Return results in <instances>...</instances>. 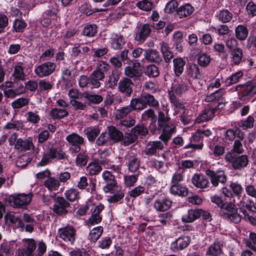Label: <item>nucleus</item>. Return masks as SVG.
<instances>
[{
	"label": "nucleus",
	"mask_w": 256,
	"mask_h": 256,
	"mask_svg": "<svg viewBox=\"0 0 256 256\" xmlns=\"http://www.w3.org/2000/svg\"><path fill=\"white\" fill-rule=\"evenodd\" d=\"M234 90L238 92L240 100H245L256 94V82H248L243 84L238 85L234 87Z\"/></svg>",
	"instance_id": "2"
},
{
	"label": "nucleus",
	"mask_w": 256,
	"mask_h": 256,
	"mask_svg": "<svg viewBox=\"0 0 256 256\" xmlns=\"http://www.w3.org/2000/svg\"><path fill=\"white\" fill-rule=\"evenodd\" d=\"M90 84L92 88H98L100 86V81L104 78V74L94 70L89 76Z\"/></svg>",
	"instance_id": "28"
},
{
	"label": "nucleus",
	"mask_w": 256,
	"mask_h": 256,
	"mask_svg": "<svg viewBox=\"0 0 256 256\" xmlns=\"http://www.w3.org/2000/svg\"><path fill=\"white\" fill-rule=\"evenodd\" d=\"M184 170H182L180 168L178 169L174 174L172 180L171 184H178L183 180L184 178Z\"/></svg>",
	"instance_id": "61"
},
{
	"label": "nucleus",
	"mask_w": 256,
	"mask_h": 256,
	"mask_svg": "<svg viewBox=\"0 0 256 256\" xmlns=\"http://www.w3.org/2000/svg\"><path fill=\"white\" fill-rule=\"evenodd\" d=\"M224 93V90L220 88L207 95L204 100L206 102H210V108L215 110L222 108L225 103V100L222 96Z\"/></svg>",
	"instance_id": "4"
},
{
	"label": "nucleus",
	"mask_w": 256,
	"mask_h": 256,
	"mask_svg": "<svg viewBox=\"0 0 256 256\" xmlns=\"http://www.w3.org/2000/svg\"><path fill=\"white\" fill-rule=\"evenodd\" d=\"M254 122V118L252 116H249L246 119L240 121L238 125L242 129L246 130L253 128Z\"/></svg>",
	"instance_id": "56"
},
{
	"label": "nucleus",
	"mask_w": 256,
	"mask_h": 256,
	"mask_svg": "<svg viewBox=\"0 0 256 256\" xmlns=\"http://www.w3.org/2000/svg\"><path fill=\"white\" fill-rule=\"evenodd\" d=\"M58 234L60 238L68 244H73L76 239V230L72 226H68L58 230Z\"/></svg>",
	"instance_id": "7"
},
{
	"label": "nucleus",
	"mask_w": 256,
	"mask_h": 256,
	"mask_svg": "<svg viewBox=\"0 0 256 256\" xmlns=\"http://www.w3.org/2000/svg\"><path fill=\"white\" fill-rule=\"evenodd\" d=\"M164 148V145L160 141L150 142L147 144L144 150V154L148 156L156 154L160 150Z\"/></svg>",
	"instance_id": "23"
},
{
	"label": "nucleus",
	"mask_w": 256,
	"mask_h": 256,
	"mask_svg": "<svg viewBox=\"0 0 256 256\" xmlns=\"http://www.w3.org/2000/svg\"><path fill=\"white\" fill-rule=\"evenodd\" d=\"M172 202L168 198L156 200L154 204V208L158 212H164L171 207Z\"/></svg>",
	"instance_id": "24"
},
{
	"label": "nucleus",
	"mask_w": 256,
	"mask_h": 256,
	"mask_svg": "<svg viewBox=\"0 0 256 256\" xmlns=\"http://www.w3.org/2000/svg\"><path fill=\"white\" fill-rule=\"evenodd\" d=\"M188 90V83L182 80H178L172 84L171 89L168 91V94H176L180 96Z\"/></svg>",
	"instance_id": "14"
},
{
	"label": "nucleus",
	"mask_w": 256,
	"mask_h": 256,
	"mask_svg": "<svg viewBox=\"0 0 256 256\" xmlns=\"http://www.w3.org/2000/svg\"><path fill=\"white\" fill-rule=\"evenodd\" d=\"M102 170V167L97 160L90 162L86 167V172L89 176L98 174Z\"/></svg>",
	"instance_id": "26"
},
{
	"label": "nucleus",
	"mask_w": 256,
	"mask_h": 256,
	"mask_svg": "<svg viewBox=\"0 0 256 256\" xmlns=\"http://www.w3.org/2000/svg\"><path fill=\"white\" fill-rule=\"evenodd\" d=\"M75 159L76 165L77 166L82 167L86 165L88 162V156L86 150H82L78 152Z\"/></svg>",
	"instance_id": "42"
},
{
	"label": "nucleus",
	"mask_w": 256,
	"mask_h": 256,
	"mask_svg": "<svg viewBox=\"0 0 256 256\" xmlns=\"http://www.w3.org/2000/svg\"><path fill=\"white\" fill-rule=\"evenodd\" d=\"M173 63L174 73L176 76H179L184 71L186 62L182 58H177L173 60Z\"/></svg>",
	"instance_id": "46"
},
{
	"label": "nucleus",
	"mask_w": 256,
	"mask_h": 256,
	"mask_svg": "<svg viewBox=\"0 0 256 256\" xmlns=\"http://www.w3.org/2000/svg\"><path fill=\"white\" fill-rule=\"evenodd\" d=\"M68 155L60 148H51L44 154L41 160L37 164L38 166H44L52 162V160H62L68 158Z\"/></svg>",
	"instance_id": "1"
},
{
	"label": "nucleus",
	"mask_w": 256,
	"mask_h": 256,
	"mask_svg": "<svg viewBox=\"0 0 256 256\" xmlns=\"http://www.w3.org/2000/svg\"><path fill=\"white\" fill-rule=\"evenodd\" d=\"M108 128L111 143L118 142L122 140L124 136L120 131L113 126H108Z\"/></svg>",
	"instance_id": "27"
},
{
	"label": "nucleus",
	"mask_w": 256,
	"mask_h": 256,
	"mask_svg": "<svg viewBox=\"0 0 256 256\" xmlns=\"http://www.w3.org/2000/svg\"><path fill=\"white\" fill-rule=\"evenodd\" d=\"M203 138L201 135L196 130V132L192 134L190 138V142L189 144L184 147V149L192 148V149L200 150L202 148Z\"/></svg>",
	"instance_id": "17"
},
{
	"label": "nucleus",
	"mask_w": 256,
	"mask_h": 256,
	"mask_svg": "<svg viewBox=\"0 0 256 256\" xmlns=\"http://www.w3.org/2000/svg\"><path fill=\"white\" fill-rule=\"evenodd\" d=\"M66 139L68 142L69 150L72 154L79 152L81 149V146L84 143V138L74 132L68 135Z\"/></svg>",
	"instance_id": "5"
},
{
	"label": "nucleus",
	"mask_w": 256,
	"mask_h": 256,
	"mask_svg": "<svg viewBox=\"0 0 256 256\" xmlns=\"http://www.w3.org/2000/svg\"><path fill=\"white\" fill-rule=\"evenodd\" d=\"M172 216V214L170 212H166L159 214L158 219V222L160 223L159 226H164L170 224Z\"/></svg>",
	"instance_id": "63"
},
{
	"label": "nucleus",
	"mask_w": 256,
	"mask_h": 256,
	"mask_svg": "<svg viewBox=\"0 0 256 256\" xmlns=\"http://www.w3.org/2000/svg\"><path fill=\"white\" fill-rule=\"evenodd\" d=\"M206 174L210 178L212 186L216 187L219 184H224L227 181V176L222 170L215 172L207 170L206 171Z\"/></svg>",
	"instance_id": "8"
},
{
	"label": "nucleus",
	"mask_w": 256,
	"mask_h": 256,
	"mask_svg": "<svg viewBox=\"0 0 256 256\" xmlns=\"http://www.w3.org/2000/svg\"><path fill=\"white\" fill-rule=\"evenodd\" d=\"M192 182L196 188L202 189L206 188L210 186L208 180L202 174H195L192 178Z\"/></svg>",
	"instance_id": "21"
},
{
	"label": "nucleus",
	"mask_w": 256,
	"mask_h": 256,
	"mask_svg": "<svg viewBox=\"0 0 256 256\" xmlns=\"http://www.w3.org/2000/svg\"><path fill=\"white\" fill-rule=\"evenodd\" d=\"M224 158L226 162L231 164L232 168L235 170L244 168L248 163V158L246 155L238 156L233 152L226 153Z\"/></svg>",
	"instance_id": "3"
},
{
	"label": "nucleus",
	"mask_w": 256,
	"mask_h": 256,
	"mask_svg": "<svg viewBox=\"0 0 256 256\" xmlns=\"http://www.w3.org/2000/svg\"><path fill=\"white\" fill-rule=\"evenodd\" d=\"M24 64L22 62H17L14 64L12 74L14 82H18L24 80Z\"/></svg>",
	"instance_id": "20"
},
{
	"label": "nucleus",
	"mask_w": 256,
	"mask_h": 256,
	"mask_svg": "<svg viewBox=\"0 0 256 256\" xmlns=\"http://www.w3.org/2000/svg\"><path fill=\"white\" fill-rule=\"evenodd\" d=\"M183 37V32L180 30L174 32L173 34L174 46L178 52H182V42Z\"/></svg>",
	"instance_id": "45"
},
{
	"label": "nucleus",
	"mask_w": 256,
	"mask_h": 256,
	"mask_svg": "<svg viewBox=\"0 0 256 256\" xmlns=\"http://www.w3.org/2000/svg\"><path fill=\"white\" fill-rule=\"evenodd\" d=\"M216 110L211 108L205 110L202 114L197 117L196 122L200 123L211 120L214 117Z\"/></svg>",
	"instance_id": "36"
},
{
	"label": "nucleus",
	"mask_w": 256,
	"mask_h": 256,
	"mask_svg": "<svg viewBox=\"0 0 256 256\" xmlns=\"http://www.w3.org/2000/svg\"><path fill=\"white\" fill-rule=\"evenodd\" d=\"M242 76L243 72L242 71H238L232 74L226 80V85L230 86L238 82Z\"/></svg>",
	"instance_id": "59"
},
{
	"label": "nucleus",
	"mask_w": 256,
	"mask_h": 256,
	"mask_svg": "<svg viewBox=\"0 0 256 256\" xmlns=\"http://www.w3.org/2000/svg\"><path fill=\"white\" fill-rule=\"evenodd\" d=\"M246 247L256 252V233L250 232L248 238L244 239Z\"/></svg>",
	"instance_id": "52"
},
{
	"label": "nucleus",
	"mask_w": 256,
	"mask_h": 256,
	"mask_svg": "<svg viewBox=\"0 0 256 256\" xmlns=\"http://www.w3.org/2000/svg\"><path fill=\"white\" fill-rule=\"evenodd\" d=\"M211 58L209 55L205 53H200L198 56V62L200 66L206 67L208 65Z\"/></svg>",
	"instance_id": "64"
},
{
	"label": "nucleus",
	"mask_w": 256,
	"mask_h": 256,
	"mask_svg": "<svg viewBox=\"0 0 256 256\" xmlns=\"http://www.w3.org/2000/svg\"><path fill=\"white\" fill-rule=\"evenodd\" d=\"M236 204L244 215L247 214L248 211L252 212H256V206L254 201L245 195Z\"/></svg>",
	"instance_id": "11"
},
{
	"label": "nucleus",
	"mask_w": 256,
	"mask_h": 256,
	"mask_svg": "<svg viewBox=\"0 0 256 256\" xmlns=\"http://www.w3.org/2000/svg\"><path fill=\"white\" fill-rule=\"evenodd\" d=\"M129 106L132 108V110H140L145 108L146 106L142 96L140 98H132Z\"/></svg>",
	"instance_id": "41"
},
{
	"label": "nucleus",
	"mask_w": 256,
	"mask_h": 256,
	"mask_svg": "<svg viewBox=\"0 0 256 256\" xmlns=\"http://www.w3.org/2000/svg\"><path fill=\"white\" fill-rule=\"evenodd\" d=\"M84 132L89 141L93 142L100 132V130L96 126L88 128Z\"/></svg>",
	"instance_id": "53"
},
{
	"label": "nucleus",
	"mask_w": 256,
	"mask_h": 256,
	"mask_svg": "<svg viewBox=\"0 0 256 256\" xmlns=\"http://www.w3.org/2000/svg\"><path fill=\"white\" fill-rule=\"evenodd\" d=\"M68 115V112L65 109L58 108H52L50 112V116L53 119H61Z\"/></svg>",
	"instance_id": "51"
},
{
	"label": "nucleus",
	"mask_w": 256,
	"mask_h": 256,
	"mask_svg": "<svg viewBox=\"0 0 256 256\" xmlns=\"http://www.w3.org/2000/svg\"><path fill=\"white\" fill-rule=\"evenodd\" d=\"M70 206V204L63 197H57L54 205V212L58 215H62L67 213L66 208Z\"/></svg>",
	"instance_id": "15"
},
{
	"label": "nucleus",
	"mask_w": 256,
	"mask_h": 256,
	"mask_svg": "<svg viewBox=\"0 0 256 256\" xmlns=\"http://www.w3.org/2000/svg\"><path fill=\"white\" fill-rule=\"evenodd\" d=\"M144 58L150 62H158L160 60L158 52L155 49L148 48L144 53Z\"/></svg>",
	"instance_id": "25"
},
{
	"label": "nucleus",
	"mask_w": 256,
	"mask_h": 256,
	"mask_svg": "<svg viewBox=\"0 0 256 256\" xmlns=\"http://www.w3.org/2000/svg\"><path fill=\"white\" fill-rule=\"evenodd\" d=\"M134 84L132 80L128 78H124L120 80L118 82V90L126 96H130L132 92V86Z\"/></svg>",
	"instance_id": "19"
},
{
	"label": "nucleus",
	"mask_w": 256,
	"mask_h": 256,
	"mask_svg": "<svg viewBox=\"0 0 256 256\" xmlns=\"http://www.w3.org/2000/svg\"><path fill=\"white\" fill-rule=\"evenodd\" d=\"M248 32L246 26L242 24L238 25L235 30L236 36L240 40H244L247 38Z\"/></svg>",
	"instance_id": "49"
},
{
	"label": "nucleus",
	"mask_w": 256,
	"mask_h": 256,
	"mask_svg": "<svg viewBox=\"0 0 256 256\" xmlns=\"http://www.w3.org/2000/svg\"><path fill=\"white\" fill-rule=\"evenodd\" d=\"M44 185L50 192L57 190L60 186L59 180L54 177L49 176L44 181Z\"/></svg>",
	"instance_id": "39"
},
{
	"label": "nucleus",
	"mask_w": 256,
	"mask_h": 256,
	"mask_svg": "<svg viewBox=\"0 0 256 256\" xmlns=\"http://www.w3.org/2000/svg\"><path fill=\"white\" fill-rule=\"evenodd\" d=\"M132 111V108L129 105L120 108L116 110V119H122L126 116Z\"/></svg>",
	"instance_id": "60"
},
{
	"label": "nucleus",
	"mask_w": 256,
	"mask_h": 256,
	"mask_svg": "<svg viewBox=\"0 0 256 256\" xmlns=\"http://www.w3.org/2000/svg\"><path fill=\"white\" fill-rule=\"evenodd\" d=\"M190 242L191 238L188 236L179 237L172 242L170 248L174 252H178L188 247Z\"/></svg>",
	"instance_id": "12"
},
{
	"label": "nucleus",
	"mask_w": 256,
	"mask_h": 256,
	"mask_svg": "<svg viewBox=\"0 0 256 256\" xmlns=\"http://www.w3.org/2000/svg\"><path fill=\"white\" fill-rule=\"evenodd\" d=\"M29 102V98H20L12 102V106L14 109H20L27 106Z\"/></svg>",
	"instance_id": "57"
},
{
	"label": "nucleus",
	"mask_w": 256,
	"mask_h": 256,
	"mask_svg": "<svg viewBox=\"0 0 256 256\" xmlns=\"http://www.w3.org/2000/svg\"><path fill=\"white\" fill-rule=\"evenodd\" d=\"M160 128L162 129V132L159 138L166 144L171 138L172 134L175 133L176 126L172 124H168Z\"/></svg>",
	"instance_id": "18"
},
{
	"label": "nucleus",
	"mask_w": 256,
	"mask_h": 256,
	"mask_svg": "<svg viewBox=\"0 0 256 256\" xmlns=\"http://www.w3.org/2000/svg\"><path fill=\"white\" fill-rule=\"evenodd\" d=\"M102 176L106 184L102 188L104 192L112 190V188L118 185L114 176L110 171H104Z\"/></svg>",
	"instance_id": "16"
},
{
	"label": "nucleus",
	"mask_w": 256,
	"mask_h": 256,
	"mask_svg": "<svg viewBox=\"0 0 256 256\" xmlns=\"http://www.w3.org/2000/svg\"><path fill=\"white\" fill-rule=\"evenodd\" d=\"M90 50V48L87 46H82L80 44H74L71 48L70 56L72 58H76L80 54L85 55Z\"/></svg>",
	"instance_id": "30"
},
{
	"label": "nucleus",
	"mask_w": 256,
	"mask_h": 256,
	"mask_svg": "<svg viewBox=\"0 0 256 256\" xmlns=\"http://www.w3.org/2000/svg\"><path fill=\"white\" fill-rule=\"evenodd\" d=\"M232 14L227 9H222L217 12L216 17L222 23H226L230 21L232 18Z\"/></svg>",
	"instance_id": "38"
},
{
	"label": "nucleus",
	"mask_w": 256,
	"mask_h": 256,
	"mask_svg": "<svg viewBox=\"0 0 256 256\" xmlns=\"http://www.w3.org/2000/svg\"><path fill=\"white\" fill-rule=\"evenodd\" d=\"M194 8L189 4L181 6L177 10L180 18H186L194 12Z\"/></svg>",
	"instance_id": "40"
},
{
	"label": "nucleus",
	"mask_w": 256,
	"mask_h": 256,
	"mask_svg": "<svg viewBox=\"0 0 256 256\" xmlns=\"http://www.w3.org/2000/svg\"><path fill=\"white\" fill-rule=\"evenodd\" d=\"M126 164L130 172H136L139 168L140 161L136 156H130L127 158Z\"/></svg>",
	"instance_id": "32"
},
{
	"label": "nucleus",
	"mask_w": 256,
	"mask_h": 256,
	"mask_svg": "<svg viewBox=\"0 0 256 256\" xmlns=\"http://www.w3.org/2000/svg\"><path fill=\"white\" fill-rule=\"evenodd\" d=\"M14 146V148L20 151L30 150L34 146L32 140L28 139L26 140H24L21 138L17 140Z\"/></svg>",
	"instance_id": "31"
},
{
	"label": "nucleus",
	"mask_w": 256,
	"mask_h": 256,
	"mask_svg": "<svg viewBox=\"0 0 256 256\" xmlns=\"http://www.w3.org/2000/svg\"><path fill=\"white\" fill-rule=\"evenodd\" d=\"M110 42L112 49L118 50L122 48L125 44V40L122 35L114 33L111 34Z\"/></svg>",
	"instance_id": "22"
},
{
	"label": "nucleus",
	"mask_w": 256,
	"mask_h": 256,
	"mask_svg": "<svg viewBox=\"0 0 256 256\" xmlns=\"http://www.w3.org/2000/svg\"><path fill=\"white\" fill-rule=\"evenodd\" d=\"M104 232V228L102 226H98L90 230L88 235V240L92 242H96Z\"/></svg>",
	"instance_id": "35"
},
{
	"label": "nucleus",
	"mask_w": 256,
	"mask_h": 256,
	"mask_svg": "<svg viewBox=\"0 0 256 256\" xmlns=\"http://www.w3.org/2000/svg\"><path fill=\"white\" fill-rule=\"evenodd\" d=\"M142 96L146 108L147 106H149L156 109L158 108L159 102L152 95L146 94Z\"/></svg>",
	"instance_id": "48"
},
{
	"label": "nucleus",
	"mask_w": 256,
	"mask_h": 256,
	"mask_svg": "<svg viewBox=\"0 0 256 256\" xmlns=\"http://www.w3.org/2000/svg\"><path fill=\"white\" fill-rule=\"evenodd\" d=\"M230 188L233 193V195L240 196L244 192V188L242 184L238 182H231L230 184Z\"/></svg>",
	"instance_id": "58"
},
{
	"label": "nucleus",
	"mask_w": 256,
	"mask_h": 256,
	"mask_svg": "<svg viewBox=\"0 0 256 256\" xmlns=\"http://www.w3.org/2000/svg\"><path fill=\"white\" fill-rule=\"evenodd\" d=\"M4 218L6 222H9L11 224H16L18 227L24 228V224L20 219L18 216H16L12 212H8L4 216Z\"/></svg>",
	"instance_id": "43"
},
{
	"label": "nucleus",
	"mask_w": 256,
	"mask_h": 256,
	"mask_svg": "<svg viewBox=\"0 0 256 256\" xmlns=\"http://www.w3.org/2000/svg\"><path fill=\"white\" fill-rule=\"evenodd\" d=\"M223 244L220 242L216 241L212 244L206 252V254L210 256H218L222 253Z\"/></svg>",
	"instance_id": "34"
},
{
	"label": "nucleus",
	"mask_w": 256,
	"mask_h": 256,
	"mask_svg": "<svg viewBox=\"0 0 256 256\" xmlns=\"http://www.w3.org/2000/svg\"><path fill=\"white\" fill-rule=\"evenodd\" d=\"M168 97L171 104L174 106L176 112H179L181 109L184 108V104L176 97V95L170 94L168 95Z\"/></svg>",
	"instance_id": "55"
},
{
	"label": "nucleus",
	"mask_w": 256,
	"mask_h": 256,
	"mask_svg": "<svg viewBox=\"0 0 256 256\" xmlns=\"http://www.w3.org/2000/svg\"><path fill=\"white\" fill-rule=\"evenodd\" d=\"M56 67V66L54 62H46L36 66L34 72L38 77L42 78L54 73Z\"/></svg>",
	"instance_id": "6"
},
{
	"label": "nucleus",
	"mask_w": 256,
	"mask_h": 256,
	"mask_svg": "<svg viewBox=\"0 0 256 256\" xmlns=\"http://www.w3.org/2000/svg\"><path fill=\"white\" fill-rule=\"evenodd\" d=\"M32 194H19L12 196L11 201L14 206L18 208H26L31 202Z\"/></svg>",
	"instance_id": "10"
},
{
	"label": "nucleus",
	"mask_w": 256,
	"mask_h": 256,
	"mask_svg": "<svg viewBox=\"0 0 256 256\" xmlns=\"http://www.w3.org/2000/svg\"><path fill=\"white\" fill-rule=\"evenodd\" d=\"M188 74L191 77L198 79L201 76L199 68L196 64H190L188 70Z\"/></svg>",
	"instance_id": "62"
},
{
	"label": "nucleus",
	"mask_w": 256,
	"mask_h": 256,
	"mask_svg": "<svg viewBox=\"0 0 256 256\" xmlns=\"http://www.w3.org/2000/svg\"><path fill=\"white\" fill-rule=\"evenodd\" d=\"M170 49L168 44L164 42L160 43V50L166 62H169L174 56L172 53L170 51Z\"/></svg>",
	"instance_id": "44"
},
{
	"label": "nucleus",
	"mask_w": 256,
	"mask_h": 256,
	"mask_svg": "<svg viewBox=\"0 0 256 256\" xmlns=\"http://www.w3.org/2000/svg\"><path fill=\"white\" fill-rule=\"evenodd\" d=\"M200 212L201 209L189 210L187 214L182 216V221L184 222H193L200 217Z\"/></svg>",
	"instance_id": "29"
},
{
	"label": "nucleus",
	"mask_w": 256,
	"mask_h": 256,
	"mask_svg": "<svg viewBox=\"0 0 256 256\" xmlns=\"http://www.w3.org/2000/svg\"><path fill=\"white\" fill-rule=\"evenodd\" d=\"M64 196L70 202L76 201L80 198V192L74 188H70L66 190L64 192Z\"/></svg>",
	"instance_id": "47"
},
{
	"label": "nucleus",
	"mask_w": 256,
	"mask_h": 256,
	"mask_svg": "<svg viewBox=\"0 0 256 256\" xmlns=\"http://www.w3.org/2000/svg\"><path fill=\"white\" fill-rule=\"evenodd\" d=\"M136 5L140 10L146 12H150L154 8L153 3L150 0H140Z\"/></svg>",
	"instance_id": "50"
},
{
	"label": "nucleus",
	"mask_w": 256,
	"mask_h": 256,
	"mask_svg": "<svg viewBox=\"0 0 256 256\" xmlns=\"http://www.w3.org/2000/svg\"><path fill=\"white\" fill-rule=\"evenodd\" d=\"M170 192L174 195L186 196L188 195V189L180 184H172L170 188Z\"/></svg>",
	"instance_id": "33"
},
{
	"label": "nucleus",
	"mask_w": 256,
	"mask_h": 256,
	"mask_svg": "<svg viewBox=\"0 0 256 256\" xmlns=\"http://www.w3.org/2000/svg\"><path fill=\"white\" fill-rule=\"evenodd\" d=\"M140 62H134L132 66H126L124 68L125 74L130 78H134L139 76Z\"/></svg>",
	"instance_id": "37"
},
{
	"label": "nucleus",
	"mask_w": 256,
	"mask_h": 256,
	"mask_svg": "<svg viewBox=\"0 0 256 256\" xmlns=\"http://www.w3.org/2000/svg\"><path fill=\"white\" fill-rule=\"evenodd\" d=\"M150 32L151 29L148 24H142L137 28L134 40L140 44H142L149 36Z\"/></svg>",
	"instance_id": "13"
},
{
	"label": "nucleus",
	"mask_w": 256,
	"mask_h": 256,
	"mask_svg": "<svg viewBox=\"0 0 256 256\" xmlns=\"http://www.w3.org/2000/svg\"><path fill=\"white\" fill-rule=\"evenodd\" d=\"M98 28L94 24H87L82 30V34L88 37H92L97 33Z\"/></svg>",
	"instance_id": "54"
},
{
	"label": "nucleus",
	"mask_w": 256,
	"mask_h": 256,
	"mask_svg": "<svg viewBox=\"0 0 256 256\" xmlns=\"http://www.w3.org/2000/svg\"><path fill=\"white\" fill-rule=\"evenodd\" d=\"M106 194H109L107 196V201L110 204H115L120 202L123 200L124 195V190L121 186L118 185L104 192Z\"/></svg>",
	"instance_id": "9"
}]
</instances>
